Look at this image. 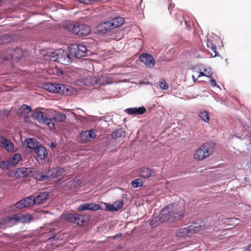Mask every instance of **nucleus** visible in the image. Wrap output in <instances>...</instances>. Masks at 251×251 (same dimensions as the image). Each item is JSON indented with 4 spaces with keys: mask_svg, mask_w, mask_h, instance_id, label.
Returning a JSON list of instances; mask_svg holds the SVG:
<instances>
[{
    "mask_svg": "<svg viewBox=\"0 0 251 251\" xmlns=\"http://www.w3.org/2000/svg\"><path fill=\"white\" fill-rule=\"evenodd\" d=\"M16 214L10 217H5L0 221V226L3 227H11L15 225L18 221L16 219Z\"/></svg>",
    "mask_w": 251,
    "mask_h": 251,
    "instance_id": "15",
    "label": "nucleus"
},
{
    "mask_svg": "<svg viewBox=\"0 0 251 251\" xmlns=\"http://www.w3.org/2000/svg\"><path fill=\"white\" fill-rule=\"evenodd\" d=\"M123 202L122 201H118L114 204H107L106 205V209L110 211H117L122 207Z\"/></svg>",
    "mask_w": 251,
    "mask_h": 251,
    "instance_id": "24",
    "label": "nucleus"
},
{
    "mask_svg": "<svg viewBox=\"0 0 251 251\" xmlns=\"http://www.w3.org/2000/svg\"><path fill=\"white\" fill-rule=\"evenodd\" d=\"M49 196V193L46 192H40L36 196H33L35 204H41L48 198Z\"/></svg>",
    "mask_w": 251,
    "mask_h": 251,
    "instance_id": "20",
    "label": "nucleus"
},
{
    "mask_svg": "<svg viewBox=\"0 0 251 251\" xmlns=\"http://www.w3.org/2000/svg\"><path fill=\"white\" fill-rule=\"evenodd\" d=\"M50 60L63 64L69 65L72 62V59L68 52L62 49L55 50L50 56Z\"/></svg>",
    "mask_w": 251,
    "mask_h": 251,
    "instance_id": "5",
    "label": "nucleus"
},
{
    "mask_svg": "<svg viewBox=\"0 0 251 251\" xmlns=\"http://www.w3.org/2000/svg\"><path fill=\"white\" fill-rule=\"evenodd\" d=\"M36 171L31 168H19L17 169L15 173V176L17 177L22 178L30 176L31 175L34 176V172Z\"/></svg>",
    "mask_w": 251,
    "mask_h": 251,
    "instance_id": "11",
    "label": "nucleus"
},
{
    "mask_svg": "<svg viewBox=\"0 0 251 251\" xmlns=\"http://www.w3.org/2000/svg\"><path fill=\"white\" fill-rule=\"evenodd\" d=\"M45 88L51 93H57L64 95H70L71 93V87L63 84L47 83Z\"/></svg>",
    "mask_w": 251,
    "mask_h": 251,
    "instance_id": "6",
    "label": "nucleus"
},
{
    "mask_svg": "<svg viewBox=\"0 0 251 251\" xmlns=\"http://www.w3.org/2000/svg\"><path fill=\"white\" fill-rule=\"evenodd\" d=\"M1 147L3 148L8 152H13L14 151V146L13 143L8 139Z\"/></svg>",
    "mask_w": 251,
    "mask_h": 251,
    "instance_id": "30",
    "label": "nucleus"
},
{
    "mask_svg": "<svg viewBox=\"0 0 251 251\" xmlns=\"http://www.w3.org/2000/svg\"><path fill=\"white\" fill-rule=\"evenodd\" d=\"M126 132L122 128H118L111 134V136L113 139H116L121 137H124Z\"/></svg>",
    "mask_w": 251,
    "mask_h": 251,
    "instance_id": "29",
    "label": "nucleus"
},
{
    "mask_svg": "<svg viewBox=\"0 0 251 251\" xmlns=\"http://www.w3.org/2000/svg\"><path fill=\"white\" fill-rule=\"evenodd\" d=\"M87 49L85 46L81 44L75 45L73 49H71L72 53L74 54L77 58H81L86 55Z\"/></svg>",
    "mask_w": 251,
    "mask_h": 251,
    "instance_id": "13",
    "label": "nucleus"
},
{
    "mask_svg": "<svg viewBox=\"0 0 251 251\" xmlns=\"http://www.w3.org/2000/svg\"><path fill=\"white\" fill-rule=\"evenodd\" d=\"M203 65L202 64L195 66L193 69V75H192V78L194 82H197L198 81V78L205 76L207 77H211L212 75V72L210 71L206 73H204L203 71Z\"/></svg>",
    "mask_w": 251,
    "mask_h": 251,
    "instance_id": "9",
    "label": "nucleus"
},
{
    "mask_svg": "<svg viewBox=\"0 0 251 251\" xmlns=\"http://www.w3.org/2000/svg\"><path fill=\"white\" fill-rule=\"evenodd\" d=\"M143 182L140 178H136L131 182L132 186L134 188H137L143 185Z\"/></svg>",
    "mask_w": 251,
    "mask_h": 251,
    "instance_id": "36",
    "label": "nucleus"
},
{
    "mask_svg": "<svg viewBox=\"0 0 251 251\" xmlns=\"http://www.w3.org/2000/svg\"><path fill=\"white\" fill-rule=\"evenodd\" d=\"M84 83L86 86H91L96 84V77L88 76L84 80Z\"/></svg>",
    "mask_w": 251,
    "mask_h": 251,
    "instance_id": "32",
    "label": "nucleus"
},
{
    "mask_svg": "<svg viewBox=\"0 0 251 251\" xmlns=\"http://www.w3.org/2000/svg\"><path fill=\"white\" fill-rule=\"evenodd\" d=\"M139 59L141 62L149 68H153L155 65V61L152 56L150 54H141L139 56Z\"/></svg>",
    "mask_w": 251,
    "mask_h": 251,
    "instance_id": "10",
    "label": "nucleus"
},
{
    "mask_svg": "<svg viewBox=\"0 0 251 251\" xmlns=\"http://www.w3.org/2000/svg\"><path fill=\"white\" fill-rule=\"evenodd\" d=\"M17 217L16 218L18 222H21L23 223H29L32 220V216L29 214H16Z\"/></svg>",
    "mask_w": 251,
    "mask_h": 251,
    "instance_id": "26",
    "label": "nucleus"
},
{
    "mask_svg": "<svg viewBox=\"0 0 251 251\" xmlns=\"http://www.w3.org/2000/svg\"><path fill=\"white\" fill-rule=\"evenodd\" d=\"M95 137V130L93 129L82 131L79 133L80 140L82 143H86L89 141L91 139Z\"/></svg>",
    "mask_w": 251,
    "mask_h": 251,
    "instance_id": "16",
    "label": "nucleus"
},
{
    "mask_svg": "<svg viewBox=\"0 0 251 251\" xmlns=\"http://www.w3.org/2000/svg\"><path fill=\"white\" fill-rule=\"evenodd\" d=\"M65 220L71 223L81 226L87 222L88 218L86 216L76 213H69L65 216Z\"/></svg>",
    "mask_w": 251,
    "mask_h": 251,
    "instance_id": "7",
    "label": "nucleus"
},
{
    "mask_svg": "<svg viewBox=\"0 0 251 251\" xmlns=\"http://www.w3.org/2000/svg\"><path fill=\"white\" fill-rule=\"evenodd\" d=\"M31 111V108L30 106H27L26 104H23L18 111V114L21 116L26 115Z\"/></svg>",
    "mask_w": 251,
    "mask_h": 251,
    "instance_id": "28",
    "label": "nucleus"
},
{
    "mask_svg": "<svg viewBox=\"0 0 251 251\" xmlns=\"http://www.w3.org/2000/svg\"><path fill=\"white\" fill-rule=\"evenodd\" d=\"M195 230L192 226L181 228L176 232V236L179 238H185L190 237L191 235L195 233Z\"/></svg>",
    "mask_w": 251,
    "mask_h": 251,
    "instance_id": "14",
    "label": "nucleus"
},
{
    "mask_svg": "<svg viewBox=\"0 0 251 251\" xmlns=\"http://www.w3.org/2000/svg\"><path fill=\"white\" fill-rule=\"evenodd\" d=\"M198 116L204 122H208L209 121V114L206 111H200Z\"/></svg>",
    "mask_w": 251,
    "mask_h": 251,
    "instance_id": "33",
    "label": "nucleus"
},
{
    "mask_svg": "<svg viewBox=\"0 0 251 251\" xmlns=\"http://www.w3.org/2000/svg\"><path fill=\"white\" fill-rule=\"evenodd\" d=\"M64 171V168L59 167L43 171H38L34 172V177L38 181H46L50 178H54L60 176Z\"/></svg>",
    "mask_w": 251,
    "mask_h": 251,
    "instance_id": "2",
    "label": "nucleus"
},
{
    "mask_svg": "<svg viewBox=\"0 0 251 251\" xmlns=\"http://www.w3.org/2000/svg\"><path fill=\"white\" fill-rule=\"evenodd\" d=\"M2 43H3L1 41H0V44H2Z\"/></svg>",
    "mask_w": 251,
    "mask_h": 251,
    "instance_id": "48",
    "label": "nucleus"
},
{
    "mask_svg": "<svg viewBox=\"0 0 251 251\" xmlns=\"http://www.w3.org/2000/svg\"><path fill=\"white\" fill-rule=\"evenodd\" d=\"M125 111L129 115H142L146 112V109L142 106L138 108H128L126 109Z\"/></svg>",
    "mask_w": 251,
    "mask_h": 251,
    "instance_id": "19",
    "label": "nucleus"
},
{
    "mask_svg": "<svg viewBox=\"0 0 251 251\" xmlns=\"http://www.w3.org/2000/svg\"><path fill=\"white\" fill-rule=\"evenodd\" d=\"M210 84L211 86L212 87H214V86H216V82L215 80H214V79H211L210 80Z\"/></svg>",
    "mask_w": 251,
    "mask_h": 251,
    "instance_id": "42",
    "label": "nucleus"
},
{
    "mask_svg": "<svg viewBox=\"0 0 251 251\" xmlns=\"http://www.w3.org/2000/svg\"><path fill=\"white\" fill-rule=\"evenodd\" d=\"M207 46L208 49L211 50V55L215 57L217 55V47L216 45H215L211 40H208L207 42Z\"/></svg>",
    "mask_w": 251,
    "mask_h": 251,
    "instance_id": "31",
    "label": "nucleus"
},
{
    "mask_svg": "<svg viewBox=\"0 0 251 251\" xmlns=\"http://www.w3.org/2000/svg\"><path fill=\"white\" fill-rule=\"evenodd\" d=\"M14 166L10 160L2 161L0 162V167L3 169L8 170L11 167Z\"/></svg>",
    "mask_w": 251,
    "mask_h": 251,
    "instance_id": "34",
    "label": "nucleus"
},
{
    "mask_svg": "<svg viewBox=\"0 0 251 251\" xmlns=\"http://www.w3.org/2000/svg\"><path fill=\"white\" fill-rule=\"evenodd\" d=\"M184 215V206L182 204H169L162 210L159 217L150 221V224L152 227L160 223L168 222H174L183 218Z\"/></svg>",
    "mask_w": 251,
    "mask_h": 251,
    "instance_id": "1",
    "label": "nucleus"
},
{
    "mask_svg": "<svg viewBox=\"0 0 251 251\" xmlns=\"http://www.w3.org/2000/svg\"><path fill=\"white\" fill-rule=\"evenodd\" d=\"M66 118V116L65 114L60 113L57 114L56 116L53 118V120L55 121L62 122L65 120Z\"/></svg>",
    "mask_w": 251,
    "mask_h": 251,
    "instance_id": "37",
    "label": "nucleus"
},
{
    "mask_svg": "<svg viewBox=\"0 0 251 251\" xmlns=\"http://www.w3.org/2000/svg\"><path fill=\"white\" fill-rule=\"evenodd\" d=\"M97 31L100 34H104L114 29L110 21L100 23L97 27Z\"/></svg>",
    "mask_w": 251,
    "mask_h": 251,
    "instance_id": "17",
    "label": "nucleus"
},
{
    "mask_svg": "<svg viewBox=\"0 0 251 251\" xmlns=\"http://www.w3.org/2000/svg\"><path fill=\"white\" fill-rule=\"evenodd\" d=\"M32 117L40 123L45 124L48 125L51 130L55 128L52 120L50 118H47L46 115L44 112L39 111H34L32 113Z\"/></svg>",
    "mask_w": 251,
    "mask_h": 251,
    "instance_id": "8",
    "label": "nucleus"
},
{
    "mask_svg": "<svg viewBox=\"0 0 251 251\" xmlns=\"http://www.w3.org/2000/svg\"><path fill=\"white\" fill-rule=\"evenodd\" d=\"M213 151V145L205 143L197 150L194 154V158L197 161H201L208 157Z\"/></svg>",
    "mask_w": 251,
    "mask_h": 251,
    "instance_id": "4",
    "label": "nucleus"
},
{
    "mask_svg": "<svg viewBox=\"0 0 251 251\" xmlns=\"http://www.w3.org/2000/svg\"><path fill=\"white\" fill-rule=\"evenodd\" d=\"M1 38V37L0 36V38Z\"/></svg>",
    "mask_w": 251,
    "mask_h": 251,
    "instance_id": "49",
    "label": "nucleus"
},
{
    "mask_svg": "<svg viewBox=\"0 0 251 251\" xmlns=\"http://www.w3.org/2000/svg\"><path fill=\"white\" fill-rule=\"evenodd\" d=\"M101 207L99 204L90 203H83L79 205L77 209L79 211L83 210H93L96 211L101 209Z\"/></svg>",
    "mask_w": 251,
    "mask_h": 251,
    "instance_id": "18",
    "label": "nucleus"
},
{
    "mask_svg": "<svg viewBox=\"0 0 251 251\" xmlns=\"http://www.w3.org/2000/svg\"><path fill=\"white\" fill-rule=\"evenodd\" d=\"M77 0L81 2H85L86 0Z\"/></svg>",
    "mask_w": 251,
    "mask_h": 251,
    "instance_id": "46",
    "label": "nucleus"
},
{
    "mask_svg": "<svg viewBox=\"0 0 251 251\" xmlns=\"http://www.w3.org/2000/svg\"><path fill=\"white\" fill-rule=\"evenodd\" d=\"M25 117L24 118V121L25 122H27L28 121V119L29 118V116H27L26 115H25Z\"/></svg>",
    "mask_w": 251,
    "mask_h": 251,
    "instance_id": "44",
    "label": "nucleus"
},
{
    "mask_svg": "<svg viewBox=\"0 0 251 251\" xmlns=\"http://www.w3.org/2000/svg\"><path fill=\"white\" fill-rule=\"evenodd\" d=\"M107 84L106 80L105 78L102 76H100L99 77H96V85H103Z\"/></svg>",
    "mask_w": 251,
    "mask_h": 251,
    "instance_id": "38",
    "label": "nucleus"
},
{
    "mask_svg": "<svg viewBox=\"0 0 251 251\" xmlns=\"http://www.w3.org/2000/svg\"><path fill=\"white\" fill-rule=\"evenodd\" d=\"M37 157L40 159H44L47 155V151L46 148L41 145H39L34 151Z\"/></svg>",
    "mask_w": 251,
    "mask_h": 251,
    "instance_id": "23",
    "label": "nucleus"
},
{
    "mask_svg": "<svg viewBox=\"0 0 251 251\" xmlns=\"http://www.w3.org/2000/svg\"><path fill=\"white\" fill-rule=\"evenodd\" d=\"M10 114V111L7 109H4L2 111V114L5 116H8Z\"/></svg>",
    "mask_w": 251,
    "mask_h": 251,
    "instance_id": "41",
    "label": "nucleus"
},
{
    "mask_svg": "<svg viewBox=\"0 0 251 251\" xmlns=\"http://www.w3.org/2000/svg\"><path fill=\"white\" fill-rule=\"evenodd\" d=\"M160 88L162 89L167 90L169 88V86L164 79H162L159 84Z\"/></svg>",
    "mask_w": 251,
    "mask_h": 251,
    "instance_id": "39",
    "label": "nucleus"
},
{
    "mask_svg": "<svg viewBox=\"0 0 251 251\" xmlns=\"http://www.w3.org/2000/svg\"><path fill=\"white\" fill-rule=\"evenodd\" d=\"M109 21L113 28L121 26L124 23V19L121 17H115Z\"/></svg>",
    "mask_w": 251,
    "mask_h": 251,
    "instance_id": "27",
    "label": "nucleus"
},
{
    "mask_svg": "<svg viewBox=\"0 0 251 251\" xmlns=\"http://www.w3.org/2000/svg\"><path fill=\"white\" fill-rule=\"evenodd\" d=\"M139 174L140 176L144 178H149L151 176H155V172L151 171L147 167H142L139 170Z\"/></svg>",
    "mask_w": 251,
    "mask_h": 251,
    "instance_id": "22",
    "label": "nucleus"
},
{
    "mask_svg": "<svg viewBox=\"0 0 251 251\" xmlns=\"http://www.w3.org/2000/svg\"><path fill=\"white\" fill-rule=\"evenodd\" d=\"M25 144L27 148L30 150H35L36 148L39 145L37 140L35 138H29L25 140Z\"/></svg>",
    "mask_w": 251,
    "mask_h": 251,
    "instance_id": "25",
    "label": "nucleus"
},
{
    "mask_svg": "<svg viewBox=\"0 0 251 251\" xmlns=\"http://www.w3.org/2000/svg\"><path fill=\"white\" fill-rule=\"evenodd\" d=\"M203 71L204 72V73H206L207 72H208V71H207V68L206 67H204L203 66Z\"/></svg>",
    "mask_w": 251,
    "mask_h": 251,
    "instance_id": "45",
    "label": "nucleus"
},
{
    "mask_svg": "<svg viewBox=\"0 0 251 251\" xmlns=\"http://www.w3.org/2000/svg\"><path fill=\"white\" fill-rule=\"evenodd\" d=\"M172 4H170V5L168 7V9L169 10H170L171 8L172 7Z\"/></svg>",
    "mask_w": 251,
    "mask_h": 251,
    "instance_id": "47",
    "label": "nucleus"
},
{
    "mask_svg": "<svg viewBox=\"0 0 251 251\" xmlns=\"http://www.w3.org/2000/svg\"><path fill=\"white\" fill-rule=\"evenodd\" d=\"M246 251H251V244L248 246Z\"/></svg>",
    "mask_w": 251,
    "mask_h": 251,
    "instance_id": "43",
    "label": "nucleus"
},
{
    "mask_svg": "<svg viewBox=\"0 0 251 251\" xmlns=\"http://www.w3.org/2000/svg\"><path fill=\"white\" fill-rule=\"evenodd\" d=\"M8 54L12 59H19L23 56V52L19 48L10 49L8 50Z\"/></svg>",
    "mask_w": 251,
    "mask_h": 251,
    "instance_id": "21",
    "label": "nucleus"
},
{
    "mask_svg": "<svg viewBox=\"0 0 251 251\" xmlns=\"http://www.w3.org/2000/svg\"><path fill=\"white\" fill-rule=\"evenodd\" d=\"M65 26L68 30L78 36H86L91 32L90 26L83 24L68 22Z\"/></svg>",
    "mask_w": 251,
    "mask_h": 251,
    "instance_id": "3",
    "label": "nucleus"
},
{
    "mask_svg": "<svg viewBox=\"0 0 251 251\" xmlns=\"http://www.w3.org/2000/svg\"><path fill=\"white\" fill-rule=\"evenodd\" d=\"M35 204L33 199V196L31 195L27 197L15 204L16 207L19 209H22L24 207H27Z\"/></svg>",
    "mask_w": 251,
    "mask_h": 251,
    "instance_id": "12",
    "label": "nucleus"
},
{
    "mask_svg": "<svg viewBox=\"0 0 251 251\" xmlns=\"http://www.w3.org/2000/svg\"><path fill=\"white\" fill-rule=\"evenodd\" d=\"M7 140L5 137L0 135V146L1 147Z\"/></svg>",
    "mask_w": 251,
    "mask_h": 251,
    "instance_id": "40",
    "label": "nucleus"
},
{
    "mask_svg": "<svg viewBox=\"0 0 251 251\" xmlns=\"http://www.w3.org/2000/svg\"><path fill=\"white\" fill-rule=\"evenodd\" d=\"M22 159V156L19 153L15 154L12 158L10 160L13 166L17 165Z\"/></svg>",
    "mask_w": 251,
    "mask_h": 251,
    "instance_id": "35",
    "label": "nucleus"
}]
</instances>
